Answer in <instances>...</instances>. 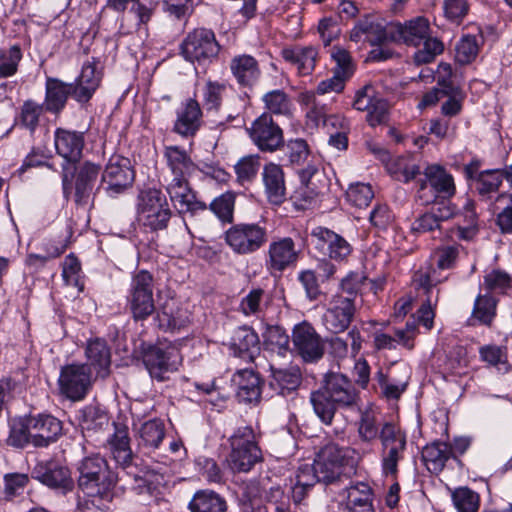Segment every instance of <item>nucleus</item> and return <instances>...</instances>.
I'll return each mask as SVG.
<instances>
[{
	"instance_id": "0e129e2a",
	"label": "nucleus",
	"mask_w": 512,
	"mask_h": 512,
	"mask_svg": "<svg viewBox=\"0 0 512 512\" xmlns=\"http://www.w3.org/2000/svg\"><path fill=\"white\" fill-rule=\"evenodd\" d=\"M479 52L478 39L474 35L463 36L456 46V60L461 64L472 62Z\"/></svg>"
},
{
	"instance_id": "5701e85b",
	"label": "nucleus",
	"mask_w": 512,
	"mask_h": 512,
	"mask_svg": "<svg viewBox=\"0 0 512 512\" xmlns=\"http://www.w3.org/2000/svg\"><path fill=\"white\" fill-rule=\"evenodd\" d=\"M390 33H392V41L418 47L431 33L430 22L424 16L414 17L404 23L393 22Z\"/></svg>"
},
{
	"instance_id": "6ab92c4d",
	"label": "nucleus",
	"mask_w": 512,
	"mask_h": 512,
	"mask_svg": "<svg viewBox=\"0 0 512 512\" xmlns=\"http://www.w3.org/2000/svg\"><path fill=\"white\" fill-rule=\"evenodd\" d=\"M28 419L33 447H48L56 442L63 433L62 422L51 414L29 415Z\"/></svg>"
},
{
	"instance_id": "f8f14e48",
	"label": "nucleus",
	"mask_w": 512,
	"mask_h": 512,
	"mask_svg": "<svg viewBox=\"0 0 512 512\" xmlns=\"http://www.w3.org/2000/svg\"><path fill=\"white\" fill-rule=\"evenodd\" d=\"M134 177L130 160L120 155H114L109 159L102 174V184L109 196L116 197L133 184Z\"/></svg>"
},
{
	"instance_id": "e2e57ef3",
	"label": "nucleus",
	"mask_w": 512,
	"mask_h": 512,
	"mask_svg": "<svg viewBox=\"0 0 512 512\" xmlns=\"http://www.w3.org/2000/svg\"><path fill=\"white\" fill-rule=\"evenodd\" d=\"M347 200L354 206L364 208L374 198V192L369 184H351L346 191Z\"/></svg>"
},
{
	"instance_id": "49530a36",
	"label": "nucleus",
	"mask_w": 512,
	"mask_h": 512,
	"mask_svg": "<svg viewBox=\"0 0 512 512\" xmlns=\"http://www.w3.org/2000/svg\"><path fill=\"white\" fill-rule=\"evenodd\" d=\"M387 171L397 180L409 182L420 174V167L410 157L392 158L386 164Z\"/></svg>"
},
{
	"instance_id": "412c9836",
	"label": "nucleus",
	"mask_w": 512,
	"mask_h": 512,
	"mask_svg": "<svg viewBox=\"0 0 512 512\" xmlns=\"http://www.w3.org/2000/svg\"><path fill=\"white\" fill-rule=\"evenodd\" d=\"M292 340L299 355L307 362L320 359L324 348L320 336L307 322L296 325L293 329Z\"/></svg>"
},
{
	"instance_id": "a18cd8bd",
	"label": "nucleus",
	"mask_w": 512,
	"mask_h": 512,
	"mask_svg": "<svg viewBox=\"0 0 512 512\" xmlns=\"http://www.w3.org/2000/svg\"><path fill=\"white\" fill-rule=\"evenodd\" d=\"M232 347L239 357L252 359L259 350L258 335L250 328H240L233 337Z\"/></svg>"
},
{
	"instance_id": "c03bdc74",
	"label": "nucleus",
	"mask_w": 512,
	"mask_h": 512,
	"mask_svg": "<svg viewBox=\"0 0 512 512\" xmlns=\"http://www.w3.org/2000/svg\"><path fill=\"white\" fill-rule=\"evenodd\" d=\"M351 347L352 356H356L362 346V337L357 329H352L347 334V338L333 337L329 341L330 353L339 359L345 358L349 353L348 345Z\"/></svg>"
},
{
	"instance_id": "2eb2a0df",
	"label": "nucleus",
	"mask_w": 512,
	"mask_h": 512,
	"mask_svg": "<svg viewBox=\"0 0 512 512\" xmlns=\"http://www.w3.org/2000/svg\"><path fill=\"white\" fill-rule=\"evenodd\" d=\"M391 23L377 14H368L359 19L350 32V40L367 41L372 45L392 41Z\"/></svg>"
},
{
	"instance_id": "aec40b11",
	"label": "nucleus",
	"mask_w": 512,
	"mask_h": 512,
	"mask_svg": "<svg viewBox=\"0 0 512 512\" xmlns=\"http://www.w3.org/2000/svg\"><path fill=\"white\" fill-rule=\"evenodd\" d=\"M322 388L340 408H355L359 404V393L350 379L336 372L327 373Z\"/></svg>"
},
{
	"instance_id": "9d476101",
	"label": "nucleus",
	"mask_w": 512,
	"mask_h": 512,
	"mask_svg": "<svg viewBox=\"0 0 512 512\" xmlns=\"http://www.w3.org/2000/svg\"><path fill=\"white\" fill-rule=\"evenodd\" d=\"M219 45L213 31L205 28L188 33L181 44L183 57L190 62L203 63L217 56Z\"/></svg>"
},
{
	"instance_id": "4d7b16f0",
	"label": "nucleus",
	"mask_w": 512,
	"mask_h": 512,
	"mask_svg": "<svg viewBox=\"0 0 512 512\" xmlns=\"http://www.w3.org/2000/svg\"><path fill=\"white\" fill-rule=\"evenodd\" d=\"M423 48L414 53L413 59L416 64H428L434 61L436 56L440 55L444 50V44L437 37H433L431 33L422 43Z\"/></svg>"
},
{
	"instance_id": "7ed1b4c3",
	"label": "nucleus",
	"mask_w": 512,
	"mask_h": 512,
	"mask_svg": "<svg viewBox=\"0 0 512 512\" xmlns=\"http://www.w3.org/2000/svg\"><path fill=\"white\" fill-rule=\"evenodd\" d=\"M424 178L418 181L417 197L430 204L440 196L451 198L456 192L453 176L439 164H429L424 168Z\"/></svg>"
},
{
	"instance_id": "bb28decb",
	"label": "nucleus",
	"mask_w": 512,
	"mask_h": 512,
	"mask_svg": "<svg viewBox=\"0 0 512 512\" xmlns=\"http://www.w3.org/2000/svg\"><path fill=\"white\" fill-rule=\"evenodd\" d=\"M85 357L87 359L85 365L90 368L91 372L94 370L96 376L105 378L109 375L111 351L105 340L96 338L88 341Z\"/></svg>"
},
{
	"instance_id": "de8ad7c7",
	"label": "nucleus",
	"mask_w": 512,
	"mask_h": 512,
	"mask_svg": "<svg viewBox=\"0 0 512 512\" xmlns=\"http://www.w3.org/2000/svg\"><path fill=\"white\" fill-rule=\"evenodd\" d=\"M450 455L451 449L449 445L442 442H435L427 445L422 452V457L427 465L428 470L434 473H437L443 469Z\"/></svg>"
},
{
	"instance_id": "f03ea898",
	"label": "nucleus",
	"mask_w": 512,
	"mask_h": 512,
	"mask_svg": "<svg viewBox=\"0 0 512 512\" xmlns=\"http://www.w3.org/2000/svg\"><path fill=\"white\" fill-rule=\"evenodd\" d=\"M172 212L166 197L160 190L140 192L137 200L138 221L151 230H162L168 225Z\"/></svg>"
},
{
	"instance_id": "ea45409f",
	"label": "nucleus",
	"mask_w": 512,
	"mask_h": 512,
	"mask_svg": "<svg viewBox=\"0 0 512 512\" xmlns=\"http://www.w3.org/2000/svg\"><path fill=\"white\" fill-rule=\"evenodd\" d=\"M191 512H227V503L213 490L197 491L188 504Z\"/></svg>"
},
{
	"instance_id": "f3484780",
	"label": "nucleus",
	"mask_w": 512,
	"mask_h": 512,
	"mask_svg": "<svg viewBox=\"0 0 512 512\" xmlns=\"http://www.w3.org/2000/svg\"><path fill=\"white\" fill-rule=\"evenodd\" d=\"M132 4L127 16L122 17L119 31L127 35L138 30L141 25L147 24L155 10V5H146L139 0H107L106 6L117 12H124L129 4Z\"/></svg>"
},
{
	"instance_id": "a19ab883",
	"label": "nucleus",
	"mask_w": 512,
	"mask_h": 512,
	"mask_svg": "<svg viewBox=\"0 0 512 512\" xmlns=\"http://www.w3.org/2000/svg\"><path fill=\"white\" fill-rule=\"evenodd\" d=\"M310 403L319 420L325 425H331L340 407L322 387L311 392Z\"/></svg>"
},
{
	"instance_id": "dca6fc26",
	"label": "nucleus",
	"mask_w": 512,
	"mask_h": 512,
	"mask_svg": "<svg viewBox=\"0 0 512 512\" xmlns=\"http://www.w3.org/2000/svg\"><path fill=\"white\" fill-rule=\"evenodd\" d=\"M345 451L336 444H327L316 455L313 466L320 482L330 484L344 473Z\"/></svg>"
},
{
	"instance_id": "774afa93",
	"label": "nucleus",
	"mask_w": 512,
	"mask_h": 512,
	"mask_svg": "<svg viewBox=\"0 0 512 512\" xmlns=\"http://www.w3.org/2000/svg\"><path fill=\"white\" fill-rule=\"evenodd\" d=\"M512 285V277L505 271L494 269L484 276V287L489 291L504 292Z\"/></svg>"
},
{
	"instance_id": "20e7f679",
	"label": "nucleus",
	"mask_w": 512,
	"mask_h": 512,
	"mask_svg": "<svg viewBox=\"0 0 512 512\" xmlns=\"http://www.w3.org/2000/svg\"><path fill=\"white\" fill-rule=\"evenodd\" d=\"M78 484L82 491L89 497L101 496L110 499L107 492L112 482L107 481L106 461L99 455L86 457L79 465Z\"/></svg>"
},
{
	"instance_id": "cd10ccee",
	"label": "nucleus",
	"mask_w": 512,
	"mask_h": 512,
	"mask_svg": "<svg viewBox=\"0 0 512 512\" xmlns=\"http://www.w3.org/2000/svg\"><path fill=\"white\" fill-rule=\"evenodd\" d=\"M262 180L268 200L273 204L282 203L286 194L282 167L274 162L265 164L262 171Z\"/></svg>"
},
{
	"instance_id": "b1692460",
	"label": "nucleus",
	"mask_w": 512,
	"mask_h": 512,
	"mask_svg": "<svg viewBox=\"0 0 512 512\" xmlns=\"http://www.w3.org/2000/svg\"><path fill=\"white\" fill-rule=\"evenodd\" d=\"M311 235L315 241V247L330 259L342 261L352 251L350 244L342 236L327 228L317 227Z\"/></svg>"
},
{
	"instance_id": "39448f33",
	"label": "nucleus",
	"mask_w": 512,
	"mask_h": 512,
	"mask_svg": "<svg viewBox=\"0 0 512 512\" xmlns=\"http://www.w3.org/2000/svg\"><path fill=\"white\" fill-rule=\"evenodd\" d=\"M381 465L385 476L396 477L398 463L404 459L406 435L394 424L385 423L380 431Z\"/></svg>"
},
{
	"instance_id": "79ce46f5",
	"label": "nucleus",
	"mask_w": 512,
	"mask_h": 512,
	"mask_svg": "<svg viewBox=\"0 0 512 512\" xmlns=\"http://www.w3.org/2000/svg\"><path fill=\"white\" fill-rule=\"evenodd\" d=\"M317 482H320V479L313 464H304L300 466L295 476V482L291 487L293 501L295 503H301L308 491Z\"/></svg>"
},
{
	"instance_id": "a878e982",
	"label": "nucleus",
	"mask_w": 512,
	"mask_h": 512,
	"mask_svg": "<svg viewBox=\"0 0 512 512\" xmlns=\"http://www.w3.org/2000/svg\"><path fill=\"white\" fill-rule=\"evenodd\" d=\"M57 153L66 161L76 163L82 156L84 136L81 132L58 128L54 135Z\"/></svg>"
},
{
	"instance_id": "69168bd1",
	"label": "nucleus",
	"mask_w": 512,
	"mask_h": 512,
	"mask_svg": "<svg viewBox=\"0 0 512 512\" xmlns=\"http://www.w3.org/2000/svg\"><path fill=\"white\" fill-rule=\"evenodd\" d=\"M21 57L22 54L18 46L0 50V77L6 78L14 75Z\"/></svg>"
},
{
	"instance_id": "bf43d9fd",
	"label": "nucleus",
	"mask_w": 512,
	"mask_h": 512,
	"mask_svg": "<svg viewBox=\"0 0 512 512\" xmlns=\"http://www.w3.org/2000/svg\"><path fill=\"white\" fill-rule=\"evenodd\" d=\"M480 357L488 364L497 367L499 371L508 372L506 349L497 345H485L479 349Z\"/></svg>"
},
{
	"instance_id": "c85d7f7f",
	"label": "nucleus",
	"mask_w": 512,
	"mask_h": 512,
	"mask_svg": "<svg viewBox=\"0 0 512 512\" xmlns=\"http://www.w3.org/2000/svg\"><path fill=\"white\" fill-rule=\"evenodd\" d=\"M99 173L100 167L92 162L87 161L79 166L75 178V201L78 204L89 202Z\"/></svg>"
},
{
	"instance_id": "5fc2aeb1",
	"label": "nucleus",
	"mask_w": 512,
	"mask_h": 512,
	"mask_svg": "<svg viewBox=\"0 0 512 512\" xmlns=\"http://www.w3.org/2000/svg\"><path fill=\"white\" fill-rule=\"evenodd\" d=\"M260 169V156L247 155L240 158L234 165L237 181L240 184L251 183Z\"/></svg>"
},
{
	"instance_id": "ddd939ff",
	"label": "nucleus",
	"mask_w": 512,
	"mask_h": 512,
	"mask_svg": "<svg viewBox=\"0 0 512 512\" xmlns=\"http://www.w3.org/2000/svg\"><path fill=\"white\" fill-rule=\"evenodd\" d=\"M301 250L291 237L274 238L267 251L266 267L271 273L295 267Z\"/></svg>"
},
{
	"instance_id": "c756f323",
	"label": "nucleus",
	"mask_w": 512,
	"mask_h": 512,
	"mask_svg": "<svg viewBox=\"0 0 512 512\" xmlns=\"http://www.w3.org/2000/svg\"><path fill=\"white\" fill-rule=\"evenodd\" d=\"M202 112L196 100L189 99L178 110L174 131L182 136H193L201 125Z\"/></svg>"
},
{
	"instance_id": "4be33fe9",
	"label": "nucleus",
	"mask_w": 512,
	"mask_h": 512,
	"mask_svg": "<svg viewBox=\"0 0 512 512\" xmlns=\"http://www.w3.org/2000/svg\"><path fill=\"white\" fill-rule=\"evenodd\" d=\"M164 182L165 189L179 213L206 210L205 203L196 200L188 178L164 177Z\"/></svg>"
},
{
	"instance_id": "680f3d73",
	"label": "nucleus",
	"mask_w": 512,
	"mask_h": 512,
	"mask_svg": "<svg viewBox=\"0 0 512 512\" xmlns=\"http://www.w3.org/2000/svg\"><path fill=\"white\" fill-rule=\"evenodd\" d=\"M235 204V195L232 192H226L215 198L211 204V211L223 222H232Z\"/></svg>"
},
{
	"instance_id": "3c124183",
	"label": "nucleus",
	"mask_w": 512,
	"mask_h": 512,
	"mask_svg": "<svg viewBox=\"0 0 512 512\" xmlns=\"http://www.w3.org/2000/svg\"><path fill=\"white\" fill-rule=\"evenodd\" d=\"M300 383L301 375L297 369L272 370V380L270 385L282 395L295 391Z\"/></svg>"
},
{
	"instance_id": "603ef678",
	"label": "nucleus",
	"mask_w": 512,
	"mask_h": 512,
	"mask_svg": "<svg viewBox=\"0 0 512 512\" xmlns=\"http://www.w3.org/2000/svg\"><path fill=\"white\" fill-rule=\"evenodd\" d=\"M300 103L307 109L306 116L314 126L324 124L326 116V105L321 104L316 94L312 91H306L299 96Z\"/></svg>"
},
{
	"instance_id": "4c0bfd02",
	"label": "nucleus",
	"mask_w": 512,
	"mask_h": 512,
	"mask_svg": "<svg viewBox=\"0 0 512 512\" xmlns=\"http://www.w3.org/2000/svg\"><path fill=\"white\" fill-rule=\"evenodd\" d=\"M165 437V425L159 419L144 422L137 430L138 446L147 452L159 447Z\"/></svg>"
},
{
	"instance_id": "a211bd4d",
	"label": "nucleus",
	"mask_w": 512,
	"mask_h": 512,
	"mask_svg": "<svg viewBox=\"0 0 512 512\" xmlns=\"http://www.w3.org/2000/svg\"><path fill=\"white\" fill-rule=\"evenodd\" d=\"M435 270H419L415 273L413 283L415 287L422 291L426 295V299L423 300L421 307L418 310L419 322L428 330L433 327L434 311L433 306L438 301L439 291H436L433 296V289L440 281L435 277Z\"/></svg>"
},
{
	"instance_id": "393cba45",
	"label": "nucleus",
	"mask_w": 512,
	"mask_h": 512,
	"mask_svg": "<svg viewBox=\"0 0 512 512\" xmlns=\"http://www.w3.org/2000/svg\"><path fill=\"white\" fill-rule=\"evenodd\" d=\"M99 62L94 58L86 61L83 66L76 84H73V97L78 102H87L101 81V73L98 71Z\"/></svg>"
},
{
	"instance_id": "0eeeda50",
	"label": "nucleus",
	"mask_w": 512,
	"mask_h": 512,
	"mask_svg": "<svg viewBox=\"0 0 512 512\" xmlns=\"http://www.w3.org/2000/svg\"><path fill=\"white\" fill-rule=\"evenodd\" d=\"M266 241V228L256 223L236 224L225 232V242L240 255L256 252Z\"/></svg>"
},
{
	"instance_id": "8fccbe9b",
	"label": "nucleus",
	"mask_w": 512,
	"mask_h": 512,
	"mask_svg": "<svg viewBox=\"0 0 512 512\" xmlns=\"http://www.w3.org/2000/svg\"><path fill=\"white\" fill-rule=\"evenodd\" d=\"M267 113L289 117L292 115L293 103L290 97L280 89L264 94L262 98Z\"/></svg>"
},
{
	"instance_id": "6e6552de",
	"label": "nucleus",
	"mask_w": 512,
	"mask_h": 512,
	"mask_svg": "<svg viewBox=\"0 0 512 512\" xmlns=\"http://www.w3.org/2000/svg\"><path fill=\"white\" fill-rule=\"evenodd\" d=\"M247 131L261 152L273 153L285 145L283 130L269 113L264 112L258 116Z\"/></svg>"
},
{
	"instance_id": "72a5a7b5",
	"label": "nucleus",
	"mask_w": 512,
	"mask_h": 512,
	"mask_svg": "<svg viewBox=\"0 0 512 512\" xmlns=\"http://www.w3.org/2000/svg\"><path fill=\"white\" fill-rule=\"evenodd\" d=\"M234 382L238 386L237 397L240 401L252 403L260 399L261 382L253 370H239L234 376Z\"/></svg>"
},
{
	"instance_id": "1a4fd4ad",
	"label": "nucleus",
	"mask_w": 512,
	"mask_h": 512,
	"mask_svg": "<svg viewBox=\"0 0 512 512\" xmlns=\"http://www.w3.org/2000/svg\"><path fill=\"white\" fill-rule=\"evenodd\" d=\"M93 376L85 364H69L62 367L58 379L61 395L72 401L82 400L92 386Z\"/></svg>"
},
{
	"instance_id": "f257e3e1",
	"label": "nucleus",
	"mask_w": 512,
	"mask_h": 512,
	"mask_svg": "<svg viewBox=\"0 0 512 512\" xmlns=\"http://www.w3.org/2000/svg\"><path fill=\"white\" fill-rule=\"evenodd\" d=\"M229 442L231 452L227 457V463L233 472H249L262 461V452L251 427L238 428Z\"/></svg>"
},
{
	"instance_id": "f704fd0d",
	"label": "nucleus",
	"mask_w": 512,
	"mask_h": 512,
	"mask_svg": "<svg viewBox=\"0 0 512 512\" xmlns=\"http://www.w3.org/2000/svg\"><path fill=\"white\" fill-rule=\"evenodd\" d=\"M317 56L318 52L312 46H296L282 50V57L285 61L294 65L301 75H309L314 70Z\"/></svg>"
},
{
	"instance_id": "7c9ffc66",
	"label": "nucleus",
	"mask_w": 512,
	"mask_h": 512,
	"mask_svg": "<svg viewBox=\"0 0 512 512\" xmlns=\"http://www.w3.org/2000/svg\"><path fill=\"white\" fill-rule=\"evenodd\" d=\"M108 448L113 459L122 467H127L132 461V451L128 428L114 424V432L107 440Z\"/></svg>"
},
{
	"instance_id": "052dcab7",
	"label": "nucleus",
	"mask_w": 512,
	"mask_h": 512,
	"mask_svg": "<svg viewBox=\"0 0 512 512\" xmlns=\"http://www.w3.org/2000/svg\"><path fill=\"white\" fill-rule=\"evenodd\" d=\"M264 344L272 352L282 354L289 347V336L279 326L267 327L264 335Z\"/></svg>"
},
{
	"instance_id": "338daca9",
	"label": "nucleus",
	"mask_w": 512,
	"mask_h": 512,
	"mask_svg": "<svg viewBox=\"0 0 512 512\" xmlns=\"http://www.w3.org/2000/svg\"><path fill=\"white\" fill-rule=\"evenodd\" d=\"M358 433L360 438L367 442L375 440L378 436L380 437V432L377 425V416L372 409L362 412Z\"/></svg>"
},
{
	"instance_id": "58836bf2",
	"label": "nucleus",
	"mask_w": 512,
	"mask_h": 512,
	"mask_svg": "<svg viewBox=\"0 0 512 512\" xmlns=\"http://www.w3.org/2000/svg\"><path fill=\"white\" fill-rule=\"evenodd\" d=\"M346 507L349 512H374L370 486L364 482H357L348 487Z\"/></svg>"
},
{
	"instance_id": "c9c22d12",
	"label": "nucleus",
	"mask_w": 512,
	"mask_h": 512,
	"mask_svg": "<svg viewBox=\"0 0 512 512\" xmlns=\"http://www.w3.org/2000/svg\"><path fill=\"white\" fill-rule=\"evenodd\" d=\"M230 69L238 84L242 86L253 85L260 75L258 62L246 54L235 56L231 60Z\"/></svg>"
},
{
	"instance_id": "37998d69",
	"label": "nucleus",
	"mask_w": 512,
	"mask_h": 512,
	"mask_svg": "<svg viewBox=\"0 0 512 512\" xmlns=\"http://www.w3.org/2000/svg\"><path fill=\"white\" fill-rule=\"evenodd\" d=\"M497 308V299L490 294L478 295L475 299L469 323L491 326Z\"/></svg>"
},
{
	"instance_id": "473e14b6",
	"label": "nucleus",
	"mask_w": 512,
	"mask_h": 512,
	"mask_svg": "<svg viewBox=\"0 0 512 512\" xmlns=\"http://www.w3.org/2000/svg\"><path fill=\"white\" fill-rule=\"evenodd\" d=\"M159 327L164 330L175 331L185 327L189 321V313L186 309L180 307L178 303L171 299L162 306L157 313Z\"/></svg>"
},
{
	"instance_id": "864d4df0",
	"label": "nucleus",
	"mask_w": 512,
	"mask_h": 512,
	"mask_svg": "<svg viewBox=\"0 0 512 512\" xmlns=\"http://www.w3.org/2000/svg\"><path fill=\"white\" fill-rule=\"evenodd\" d=\"M29 425L28 416L13 420L10 426L7 444L15 448H24L28 445H32Z\"/></svg>"
},
{
	"instance_id": "2f4dec72",
	"label": "nucleus",
	"mask_w": 512,
	"mask_h": 512,
	"mask_svg": "<svg viewBox=\"0 0 512 512\" xmlns=\"http://www.w3.org/2000/svg\"><path fill=\"white\" fill-rule=\"evenodd\" d=\"M164 155L170 171L165 177L188 178L195 171V164L184 149L178 146H167Z\"/></svg>"
},
{
	"instance_id": "423d86ee",
	"label": "nucleus",
	"mask_w": 512,
	"mask_h": 512,
	"mask_svg": "<svg viewBox=\"0 0 512 512\" xmlns=\"http://www.w3.org/2000/svg\"><path fill=\"white\" fill-rule=\"evenodd\" d=\"M127 301L135 320H144L155 311L153 277L148 271L142 270L133 276Z\"/></svg>"
},
{
	"instance_id": "9b49d317",
	"label": "nucleus",
	"mask_w": 512,
	"mask_h": 512,
	"mask_svg": "<svg viewBox=\"0 0 512 512\" xmlns=\"http://www.w3.org/2000/svg\"><path fill=\"white\" fill-rule=\"evenodd\" d=\"M143 362L152 378L164 381L179 369L182 356L175 347H151L144 353Z\"/></svg>"
},
{
	"instance_id": "6e6d98bb",
	"label": "nucleus",
	"mask_w": 512,
	"mask_h": 512,
	"mask_svg": "<svg viewBox=\"0 0 512 512\" xmlns=\"http://www.w3.org/2000/svg\"><path fill=\"white\" fill-rule=\"evenodd\" d=\"M503 179L502 169L481 171L476 177V189L481 196H489L498 191Z\"/></svg>"
},
{
	"instance_id": "13d9d810",
	"label": "nucleus",
	"mask_w": 512,
	"mask_h": 512,
	"mask_svg": "<svg viewBox=\"0 0 512 512\" xmlns=\"http://www.w3.org/2000/svg\"><path fill=\"white\" fill-rule=\"evenodd\" d=\"M452 500L458 512H477L479 509V495L467 487L455 489Z\"/></svg>"
},
{
	"instance_id": "4468645a",
	"label": "nucleus",
	"mask_w": 512,
	"mask_h": 512,
	"mask_svg": "<svg viewBox=\"0 0 512 512\" xmlns=\"http://www.w3.org/2000/svg\"><path fill=\"white\" fill-rule=\"evenodd\" d=\"M355 312V303L350 298H344L342 293H335L328 300L322 322L329 331L340 333L349 327Z\"/></svg>"
},
{
	"instance_id": "e433bc0d",
	"label": "nucleus",
	"mask_w": 512,
	"mask_h": 512,
	"mask_svg": "<svg viewBox=\"0 0 512 512\" xmlns=\"http://www.w3.org/2000/svg\"><path fill=\"white\" fill-rule=\"evenodd\" d=\"M73 84H67L55 78H48L46 81L45 109L47 111L60 112L70 94L73 95Z\"/></svg>"
},
{
	"instance_id": "09e8293b",
	"label": "nucleus",
	"mask_w": 512,
	"mask_h": 512,
	"mask_svg": "<svg viewBox=\"0 0 512 512\" xmlns=\"http://www.w3.org/2000/svg\"><path fill=\"white\" fill-rule=\"evenodd\" d=\"M36 478L46 486L61 489L63 492L70 491L73 488L70 472L65 467H49L41 475H37Z\"/></svg>"
}]
</instances>
